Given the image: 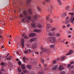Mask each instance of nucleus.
I'll return each instance as SVG.
<instances>
[{"label": "nucleus", "instance_id": "obj_22", "mask_svg": "<svg viewBox=\"0 0 74 74\" xmlns=\"http://www.w3.org/2000/svg\"><path fill=\"white\" fill-rule=\"evenodd\" d=\"M37 8L38 10L39 11H41V9L40 8V7L39 6H37Z\"/></svg>", "mask_w": 74, "mask_h": 74}, {"label": "nucleus", "instance_id": "obj_24", "mask_svg": "<svg viewBox=\"0 0 74 74\" xmlns=\"http://www.w3.org/2000/svg\"><path fill=\"white\" fill-rule=\"evenodd\" d=\"M38 27H39V28H41V27H42V26L40 24H39L38 25Z\"/></svg>", "mask_w": 74, "mask_h": 74}, {"label": "nucleus", "instance_id": "obj_17", "mask_svg": "<svg viewBox=\"0 0 74 74\" xmlns=\"http://www.w3.org/2000/svg\"><path fill=\"white\" fill-rule=\"evenodd\" d=\"M53 19L54 20H58V19H59V17L58 16H54L53 17Z\"/></svg>", "mask_w": 74, "mask_h": 74}, {"label": "nucleus", "instance_id": "obj_35", "mask_svg": "<svg viewBox=\"0 0 74 74\" xmlns=\"http://www.w3.org/2000/svg\"><path fill=\"white\" fill-rule=\"evenodd\" d=\"M69 6H67V7H66V10H69Z\"/></svg>", "mask_w": 74, "mask_h": 74}, {"label": "nucleus", "instance_id": "obj_55", "mask_svg": "<svg viewBox=\"0 0 74 74\" xmlns=\"http://www.w3.org/2000/svg\"><path fill=\"white\" fill-rule=\"evenodd\" d=\"M68 43H69V42H66V45H67V44H68Z\"/></svg>", "mask_w": 74, "mask_h": 74}, {"label": "nucleus", "instance_id": "obj_57", "mask_svg": "<svg viewBox=\"0 0 74 74\" xmlns=\"http://www.w3.org/2000/svg\"><path fill=\"white\" fill-rule=\"evenodd\" d=\"M9 58H12V57L11 56H9Z\"/></svg>", "mask_w": 74, "mask_h": 74}, {"label": "nucleus", "instance_id": "obj_56", "mask_svg": "<svg viewBox=\"0 0 74 74\" xmlns=\"http://www.w3.org/2000/svg\"><path fill=\"white\" fill-rule=\"evenodd\" d=\"M35 53H36L37 55H38V52H35Z\"/></svg>", "mask_w": 74, "mask_h": 74}, {"label": "nucleus", "instance_id": "obj_52", "mask_svg": "<svg viewBox=\"0 0 74 74\" xmlns=\"http://www.w3.org/2000/svg\"><path fill=\"white\" fill-rule=\"evenodd\" d=\"M1 65H4V62H2L1 63Z\"/></svg>", "mask_w": 74, "mask_h": 74}, {"label": "nucleus", "instance_id": "obj_60", "mask_svg": "<svg viewBox=\"0 0 74 74\" xmlns=\"http://www.w3.org/2000/svg\"><path fill=\"white\" fill-rule=\"evenodd\" d=\"M45 70H48V69H47V68H46L45 69Z\"/></svg>", "mask_w": 74, "mask_h": 74}, {"label": "nucleus", "instance_id": "obj_29", "mask_svg": "<svg viewBox=\"0 0 74 74\" xmlns=\"http://www.w3.org/2000/svg\"><path fill=\"white\" fill-rule=\"evenodd\" d=\"M60 74H65V72H64V71H61L60 73Z\"/></svg>", "mask_w": 74, "mask_h": 74}, {"label": "nucleus", "instance_id": "obj_46", "mask_svg": "<svg viewBox=\"0 0 74 74\" xmlns=\"http://www.w3.org/2000/svg\"><path fill=\"white\" fill-rule=\"evenodd\" d=\"M69 15H73V13H71V12H70L69 13Z\"/></svg>", "mask_w": 74, "mask_h": 74}, {"label": "nucleus", "instance_id": "obj_5", "mask_svg": "<svg viewBox=\"0 0 74 74\" xmlns=\"http://www.w3.org/2000/svg\"><path fill=\"white\" fill-rule=\"evenodd\" d=\"M25 42V40L23 39H22L21 41V45L22 46V48L24 47V43Z\"/></svg>", "mask_w": 74, "mask_h": 74}, {"label": "nucleus", "instance_id": "obj_40", "mask_svg": "<svg viewBox=\"0 0 74 74\" xmlns=\"http://www.w3.org/2000/svg\"><path fill=\"white\" fill-rule=\"evenodd\" d=\"M44 74V72H40L39 73V74Z\"/></svg>", "mask_w": 74, "mask_h": 74}, {"label": "nucleus", "instance_id": "obj_3", "mask_svg": "<svg viewBox=\"0 0 74 74\" xmlns=\"http://www.w3.org/2000/svg\"><path fill=\"white\" fill-rule=\"evenodd\" d=\"M46 21H49L50 23H52L53 22V20L52 19H49V15L46 17Z\"/></svg>", "mask_w": 74, "mask_h": 74}, {"label": "nucleus", "instance_id": "obj_27", "mask_svg": "<svg viewBox=\"0 0 74 74\" xmlns=\"http://www.w3.org/2000/svg\"><path fill=\"white\" fill-rule=\"evenodd\" d=\"M28 12H29V13L30 14H32V10L31 9H29Z\"/></svg>", "mask_w": 74, "mask_h": 74}, {"label": "nucleus", "instance_id": "obj_15", "mask_svg": "<svg viewBox=\"0 0 74 74\" xmlns=\"http://www.w3.org/2000/svg\"><path fill=\"white\" fill-rule=\"evenodd\" d=\"M22 36L23 37H24V38H25V39H27V38H29L25 34H23L22 35Z\"/></svg>", "mask_w": 74, "mask_h": 74}, {"label": "nucleus", "instance_id": "obj_20", "mask_svg": "<svg viewBox=\"0 0 74 74\" xmlns=\"http://www.w3.org/2000/svg\"><path fill=\"white\" fill-rule=\"evenodd\" d=\"M48 35L50 36H54V33L49 32V33Z\"/></svg>", "mask_w": 74, "mask_h": 74}, {"label": "nucleus", "instance_id": "obj_11", "mask_svg": "<svg viewBox=\"0 0 74 74\" xmlns=\"http://www.w3.org/2000/svg\"><path fill=\"white\" fill-rule=\"evenodd\" d=\"M70 22V20L69 18V17H67L66 18V23H69Z\"/></svg>", "mask_w": 74, "mask_h": 74}, {"label": "nucleus", "instance_id": "obj_34", "mask_svg": "<svg viewBox=\"0 0 74 74\" xmlns=\"http://www.w3.org/2000/svg\"><path fill=\"white\" fill-rule=\"evenodd\" d=\"M31 0H28V1H27V3L28 4H30V2Z\"/></svg>", "mask_w": 74, "mask_h": 74}, {"label": "nucleus", "instance_id": "obj_53", "mask_svg": "<svg viewBox=\"0 0 74 74\" xmlns=\"http://www.w3.org/2000/svg\"><path fill=\"white\" fill-rule=\"evenodd\" d=\"M74 63V62H71L70 63L71 64H73V63Z\"/></svg>", "mask_w": 74, "mask_h": 74}, {"label": "nucleus", "instance_id": "obj_18", "mask_svg": "<svg viewBox=\"0 0 74 74\" xmlns=\"http://www.w3.org/2000/svg\"><path fill=\"white\" fill-rule=\"evenodd\" d=\"M71 22L72 23H74V17L73 16L71 17Z\"/></svg>", "mask_w": 74, "mask_h": 74}, {"label": "nucleus", "instance_id": "obj_8", "mask_svg": "<svg viewBox=\"0 0 74 74\" xmlns=\"http://www.w3.org/2000/svg\"><path fill=\"white\" fill-rule=\"evenodd\" d=\"M51 27V24H47L46 29L47 30H49V29Z\"/></svg>", "mask_w": 74, "mask_h": 74}, {"label": "nucleus", "instance_id": "obj_59", "mask_svg": "<svg viewBox=\"0 0 74 74\" xmlns=\"http://www.w3.org/2000/svg\"><path fill=\"white\" fill-rule=\"evenodd\" d=\"M43 53V52H42V51H41V52H40V54H42Z\"/></svg>", "mask_w": 74, "mask_h": 74}, {"label": "nucleus", "instance_id": "obj_41", "mask_svg": "<svg viewBox=\"0 0 74 74\" xmlns=\"http://www.w3.org/2000/svg\"><path fill=\"white\" fill-rule=\"evenodd\" d=\"M71 64H69L67 66V67H71Z\"/></svg>", "mask_w": 74, "mask_h": 74}, {"label": "nucleus", "instance_id": "obj_43", "mask_svg": "<svg viewBox=\"0 0 74 74\" xmlns=\"http://www.w3.org/2000/svg\"><path fill=\"white\" fill-rule=\"evenodd\" d=\"M42 3V4H45V1H43Z\"/></svg>", "mask_w": 74, "mask_h": 74}, {"label": "nucleus", "instance_id": "obj_51", "mask_svg": "<svg viewBox=\"0 0 74 74\" xmlns=\"http://www.w3.org/2000/svg\"><path fill=\"white\" fill-rule=\"evenodd\" d=\"M27 46L28 47H30V45L29 44H28L27 45Z\"/></svg>", "mask_w": 74, "mask_h": 74}, {"label": "nucleus", "instance_id": "obj_31", "mask_svg": "<svg viewBox=\"0 0 74 74\" xmlns=\"http://www.w3.org/2000/svg\"><path fill=\"white\" fill-rule=\"evenodd\" d=\"M55 47V45H51L50 46V48H53V47Z\"/></svg>", "mask_w": 74, "mask_h": 74}, {"label": "nucleus", "instance_id": "obj_61", "mask_svg": "<svg viewBox=\"0 0 74 74\" xmlns=\"http://www.w3.org/2000/svg\"><path fill=\"white\" fill-rule=\"evenodd\" d=\"M70 30H73V29H72V28H70Z\"/></svg>", "mask_w": 74, "mask_h": 74}, {"label": "nucleus", "instance_id": "obj_32", "mask_svg": "<svg viewBox=\"0 0 74 74\" xmlns=\"http://www.w3.org/2000/svg\"><path fill=\"white\" fill-rule=\"evenodd\" d=\"M65 58V57L64 56H63L62 57L61 59V60H64V59Z\"/></svg>", "mask_w": 74, "mask_h": 74}, {"label": "nucleus", "instance_id": "obj_26", "mask_svg": "<svg viewBox=\"0 0 74 74\" xmlns=\"http://www.w3.org/2000/svg\"><path fill=\"white\" fill-rule=\"evenodd\" d=\"M56 37H59L60 36V34L59 33H57L56 34Z\"/></svg>", "mask_w": 74, "mask_h": 74}, {"label": "nucleus", "instance_id": "obj_54", "mask_svg": "<svg viewBox=\"0 0 74 74\" xmlns=\"http://www.w3.org/2000/svg\"><path fill=\"white\" fill-rule=\"evenodd\" d=\"M71 37V35H69L68 36V37L69 38H70V37Z\"/></svg>", "mask_w": 74, "mask_h": 74}, {"label": "nucleus", "instance_id": "obj_42", "mask_svg": "<svg viewBox=\"0 0 74 74\" xmlns=\"http://www.w3.org/2000/svg\"><path fill=\"white\" fill-rule=\"evenodd\" d=\"M20 17H23V14H20Z\"/></svg>", "mask_w": 74, "mask_h": 74}, {"label": "nucleus", "instance_id": "obj_13", "mask_svg": "<svg viewBox=\"0 0 74 74\" xmlns=\"http://www.w3.org/2000/svg\"><path fill=\"white\" fill-rule=\"evenodd\" d=\"M34 31V32H36L37 33H40L41 32V30L40 29H35Z\"/></svg>", "mask_w": 74, "mask_h": 74}, {"label": "nucleus", "instance_id": "obj_28", "mask_svg": "<svg viewBox=\"0 0 74 74\" xmlns=\"http://www.w3.org/2000/svg\"><path fill=\"white\" fill-rule=\"evenodd\" d=\"M21 67H22V69H26V67L24 65H21Z\"/></svg>", "mask_w": 74, "mask_h": 74}, {"label": "nucleus", "instance_id": "obj_44", "mask_svg": "<svg viewBox=\"0 0 74 74\" xmlns=\"http://www.w3.org/2000/svg\"><path fill=\"white\" fill-rule=\"evenodd\" d=\"M23 72L24 73H27V71H26V70H23Z\"/></svg>", "mask_w": 74, "mask_h": 74}, {"label": "nucleus", "instance_id": "obj_16", "mask_svg": "<svg viewBox=\"0 0 74 74\" xmlns=\"http://www.w3.org/2000/svg\"><path fill=\"white\" fill-rule=\"evenodd\" d=\"M31 50L30 49H28L27 50L25 51L24 52V53H27L28 52H32V51H31Z\"/></svg>", "mask_w": 74, "mask_h": 74}, {"label": "nucleus", "instance_id": "obj_1", "mask_svg": "<svg viewBox=\"0 0 74 74\" xmlns=\"http://www.w3.org/2000/svg\"><path fill=\"white\" fill-rule=\"evenodd\" d=\"M23 14L25 16V18L22 20L23 22H25V21H26V19L29 21H30V20H31V19H32V17H31V16H27V15H28L27 12H26L25 10L23 12Z\"/></svg>", "mask_w": 74, "mask_h": 74}, {"label": "nucleus", "instance_id": "obj_48", "mask_svg": "<svg viewBox=\"0 0 74 74\" xmlns=\"http://www.w3.org/2000/svg\"><path fill=\"white\" fill-rule=\"evenodd\" d=\"M34 21H35V20H32V22H33V23H34Z\"/></svg>", "mask_w": 74, "mask_h": 74}, {"label": "nucleus", "instance_id": "obj_30", "mask_svg": "<svg viewBox=\"0 0 74 74\" xmlns=\"http://www.w3.org/2000/svg\"><path fill=\"white\" fill-rule=\"evenodd\" d=\"M27 68H28V69H30L31 68V65H28L27 66Z\"/></svg>", "mask_w": 74, "mask_h": 74}, {"label": "nucleus", "instance_id": "obj_9", "mask_svg": "<svg viewBox=\"0 0 74 74\" xmlns=\"http://www.w3.org/2000/svg\"><path fill=\"white\" fill-rule=\"evenodd\" d=\"M64 69V68L63 67V66L62 65H60L59 67V70L61 71L62 70H63Z\"/></svg>", "mask_w": 74, "mask_h": 74}, {"label": "nucleus", "instance_id": "obj_38", "mask_svg": "<svg viewBox=\"0 0 74 74\" xmlns=\"http://www.w3.org/2000/svg\"><path fill=\"white\" fill-rule=\"evenodd\" d=\"M18 71L19 72H21V69L18 68Z\"/></svg>", "mask_w": 74, "mask_h": 74}, {"label": "nucleus", "instance_id": "obj_12", "mask_svg": "<svg viewBox=\"0 0 74 74\" xmlns=\"http://www.w3.org/2000/svg\"><path fill=\"white\" fill-rule=\"evenodd\" d=\"M32 27H34V28H37V26L36 25V23H34L31 24Z\"/></svg>", "mask_w": 74, "mask_h": 74}, {"label": "nucleus", "instance_id": "obj_37", "mask_svg": "<svg viewBox=\"0 0 74 74\" xmlns=\"http://www.w3.org/2000/svg\"><path fill=\"white\" fill-rule=\"evenodd\" d=\"M18 64H19L20 65V66H21V61H19L18 62Z\"/></svg>", "mask_w": 74, "mask_h": 74}, {"label": "nucleus", "instance_id": "obj_4", "mask_svg": "<svg viewBox=\"0 0 74 74\" xmlns=\"http://www.w3.org/2000/svg\"><path fill=\"white\" fill-rule=\"evenodd\" d=\"M41 49L43 52H45L46 51L47 52H49V51L48 50V49H47L44 48L42 47H41Z\"/></svg>", "mask_w": 74, "mask_h": 74}, {"label": "nucleus", "instance_id": "obj_47", "mask_svg": "<svg viewBox=\"0 0 74 74\" xmlns=\"http://www.w3.org/2000/svg\"><path fill=\"white\" fill-rule=\"evenodd\" d=\"M63 29H65L66 28V26H63L62 27Z\"/></svg>", "mask_w": 74, "mask_h": 74}, {"label": "nucleus", "instance_id": "obj_23", "mask_svg": "<svg viewBox=\"0 0 74 74\" xmlns=\"http://www.w3.org/2000/svg\"><path fill=\"white\" fill-rule=\"evenodd\" d=\"M58 2L60 5H61L62 4V2H61V1L60 0H58Z\"/></svg>", "mask_w": 74, "mask_h": 74}, {"label": "nucleus", "instance_id": "obj_21", "mask_svg": "<svg viewBox=\"0 0 74 74\" xmlns=\"http://www.w3.org/2000/svg\"><path fill=\"white\" fill-rule=\"evenodd\" d=\"M33 18H34V19H37V15L35 14L34 16H33Z\"/></svg>", "mask_w": 74, "mask_h": 74}, {"label": "nucleus", "instance_id": "obj_58", "mask_svg": "<svg viewBox=\"0 0 74 74\" xmlns=\"http://www.w3.org/2000/svg\"><path fill=\"white\" fill-rule=\"evenodd\" d=\"M72 74H74V71H72L71 72Z\"/></svg>", "mask_w": 74, "mask_h": 74}, {"label": "nucleus", "instance_id": "obj_10", "mask_svg": "<svg viewBox=\"0 0 74 74\" xmlns=\"http://www.w3.org/2000/svg\"><path fill=\"white\" fill-rule=\"evenodd\" d=\"M36 34L34 33H31L29 35V37H34Z\"/></svg>", "mask_w": 74, "mask_h": 74}, {"label": "nucleus", "instance_id": "obj_64", "mask_svg": "<svg viewBox=\"0 0 74 74\" xmlns=\"http://www.w3.org/2000/svg\"><path fill=\"white\" fill-rule=\"evenodd\" d=\"M9 59H10V58H7V60H9Z\"/></svg>", "mask_w": 74, "mask_h": 74}, {"label": "nucleus", "instance_id": "obj_7", "mask_svg": "<svg viewBox=\"0 0 74 74\" xmlns=\"http://www.w3.org/2000/svg\"><path fill=\"white\" fill-rule=\"evenodd\" d=\"M58 65L54 66H53L52 68V70H57V69H58Z\"/></svg>", "mask_w": 74, "mask_h": 74}, {"label": "nucleus", "instance_id": "obj_62", "mask_svg": "<svg viewBox=\"0 0 74 74\" xmlns=\"http://www.w3.org/2000/svg\"><path fill=\"white\" fill-rule=\"evenodd\" d=\"M23 60H25V59H26V58L25 57H23Z\"/></svg>", "mask_w": 74, "mask_h": 74}, {"label": "nucleus", "instance_id": "obj_63", "mask_svg": "<svg viewBox=\"0 0 74 74\" xmlns=\"http://www.w3.org/2000/svg\"><path fill=\"white\" fill-rule=\"evenodd\" d=\"M60 59V58H58L57 59V60H59Z\"/></svg>", "mask_w": 74, "mask_h": 74}, {"label": "nucleus", "instance_id": "obj_14", "mask_svg": "<svg viewBox=\"0 0 74 74\" xmlns=\"http://www.w3.org/2000/svg\"><path fill=\"white\" fill-rule=\"evenodd\" d=\"M36 40V38H32L30 39L29 40V42H33V41H35Z\"/></svg>", "mask_w": 74, "mask_h": 74}, {"label": "nucleus", "instance_id": "obj_6", "mask_svg": "<svg viewBox=\"0 0 74 74\" xmlns=\"http://www.w3.org/2000/svg\"><path fill=\"white\" fill-rule=\"evenodd\" d=\"M37 43L36 42L34 43H33L32 45V47L34 49L37 47Z\"/></svg>", "mask_w": 74, "mask_h": 74}, {"label": "nucleus", "instance_id": "obj_25", "mask_svg": "<svg viewBox=\"0 0 74 74\" xmlns=\"http://www.w3.org/2000/svg\"><path fill=\"white\" fill-rule=\"evenodd\" d=\"M66 14L64 13L62 14L61 16L62 17V18H64V17L66 16Z\"/></svg>", "mask_w": 74, "mask_h": 74}, {"label": "nucleus", "instance_id": "obj_19", "mask_svg": "<svg viewBox=\"0 0 74 74\" xmlns=\"http://www.w3.org/2000/svg\"><path fill=\"white\" fill-rule=\"evenodd\" d=\"M72 53H73V51L70 50L69 51V52L67 54H66V55H71V54H72Z\"/></svg>", "mask_w": 74, "mask_h": 74}, {"label": "nucleus", "instance_id": "obj_33", "mask_svg": "<svg viewBox=\"0 0 74 74\" xmlns=\"http://www.w3.org/2000/svg\"><path fill=\"white\" fill-rule=\"evenodd\" d=\"M56 30V28H53L51 29V31H54Z\"/></svg>", "mask_w": 74, "mask_h": 74}, {"label": "nucleus", "instance_id": "obj_39", "mask_svg": "<svg viewBox=\"0 0 74 74\" xmlns=\"http://www.w3.org/2000/svg\"><path fill=\"white\" fill-rule=\"evenodd\" d=\"M56 63V60H54L53 61V64H55Z\"/></svg>", "mask_w": 74, "mask_h": 74}, {"label": "nucleus", "instance_id": "obj_36", "mask_svg": "<svg viewBox=\"0 0 74 74\" xmlns=\"http://www.w3.org/2000/svg\"><path fill=\"white\" fill-rule=\"evenodd\" d=\"M46 3H49L50 1V0H45Z\"/></svg>", "mask_w": 74, "mask_h": 74}, {"label": "nucleus", "instance_id": "obj_49", "mask_svg": "<svg viewBox=\"0 0 74 74\" xmlns=\"http://www.w3.org/2000/svg\"><path fill=\"white\" fill-rule=\"evenodd\" d=\"M4 69V68H3V67H2L1 69V71H3Z\"/></svg>", "mask_w": 74, "mask_h": 74}, {"label": "nucleus", "instance_id": "obj_2", "mask_svg": "<svg viewBox=\"0 0 74 74\" xmlns=\"http://www.w3.org/2000/svg\"><path fill=\"white\" fill-rule=\"evenodd\" d=\"M47 40L51 42H56L57 41L56 39V37H49Z\"/></svg>", "mask_w": 74, "mask_h": 74}, {"label": "nucleus", "instance_id": "obj_45", "mask_svg": "<svg viewBox=\"0 0 74 74\" xmlns=\"http://www.w3.org/2000/svg\"><path fill=\"white\" fill-rule=\"evenodd\" d=\"M41 61L42 64H44V60H42Z\"/></svg>", "mask_w": 74, "mask_h": 74}, {"label": "nucleus", "instance_id": "obj_50", "mask_svg": "<svg viewBox=\"0 0 74 74\" xmlns=\"http://www.w3.org/2000/svg\"><path fill=\"white\" fill-rule=\"evenodd\" d=\"M69 26H70V24H68L67 25V27H69Z\"/></svg>", "mask_w": 74, "mask_h": 74}]
</instances>
